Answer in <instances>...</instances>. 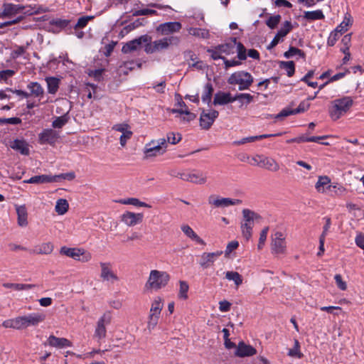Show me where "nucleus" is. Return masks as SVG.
I'll return each mask as SVG.
<instances>
[{
    "label": "nucleus",
    "instance_id": "1",
    "mask_svg": "<svg viewBox=\"0 0 364 364\" xmlns=\"http://www.w3.org/2000/svg\"><path fill=\"white\" fill-rule=\"evenodd\" d=\"M353 105V100L349 96H345L331 101L328 108L330 117L333 121L338 120L350 110Z\"/></svg>",
    "mask_w": 364,
    "mask_h": 364
},
{
    "label": "nucleus",
    "instance_id": "2",
    "mask_svg": "<svg viewBox=\"0 0 364 364\" xmlns=\"http://www.w3.org/2000/svg\"><path fill=\"white\" fill-rule=\"evenodd\" d=\"M180 43V38L177 36H171L165 37L153 42L151 41L146 43L144 51L146 53L151 54L167 50L171 45L177 46Z\"/></svg>",
    "mask_w": 364,
    "mask_h": 364
},
{
    "label": "nucleus",
    "instance_id": "3",
    "mask_svg": "<svg viewBox=\"0 0 364 364\" xmlns=\"http://www.w3.org/2000/svg\"><path fill=\"white\" fill-rule=\"evenodd\" d=\"M170 280V275L164 271L151 270L146 283V288L158 291L165 287Z\"/></svg>",
    "mask_w": 364,
    "mask_h": 364
},
{
    "label": "nucleus",
    "instance_id": "4",
    "mask_svg": "<svg viewBox=\"0 0 364 364\" xmlns=\"http://www.w3.org/2000/svg\"><path fill=\"white\" fill-rule=\"evenodd\" d=\"M166 151V140L164 138L151 140L145 145L144 158L146 159L163 155Z\"/></svg>",
    "mask_w": 364,
    "mask_h": 364
},
{
    "label": "nucleus",
    "instance_id": "5",
    "mask_svg": "<svg viewBox=\"0 0 364 364\" xmlns=\"http://www.w3.org/2000/svg\"><path fill=\"white\" fill-rule=\"evenodd\" d=\"M254 78L252 75L246 71H237L232 73L228 79L230 85H239V90H248L252 85Z\"/></svg>",
    "mask_w": 364,
    "mask_h": 364
},
{
    "label": "nucleus",
    "instance_id": "6",
    "mask_svg": "<svg viewBox=\"0 0 364 364\" xmlns=\"http://www.w3.org/2000/svg\"><path fill=\"white\" fill-rule=\"evenodd\" d=\"M112 320V314L110 311H105L97 320L93 338L100 342L105 338L107 336V326H109Z\"/></svg>",
    "mask_w": 364,
    "mask_h": 364
},
{
    "label": "nucleus",
    "instance_id": "7",
    "mask_svg": "<svg viewBox=\"0 0 364 364\" xmlns=\"http://www.w3.org/2000/svg\"><path fill=\"white\" fill-rule=\"evenodd\" d=\"M243 220L241 223V230L242 236L249 240L252 237L254 220L259 218V215L254 211L249 209L242 210Z\"/></svg>",
    "mask_w": 364,
    "mask_h": 364
},
{
    "label": "nucleus",
    "instance_id": "8",
    "mask_svg": "<svg viewBox=\"0 0 364 364\" xmlns=\"http://www.w3.org/2000/svg\"><path fill=\"white\" fill-rule=\"evenodd\" d=\"M287 251V242L284 235L282 232H276L272 236L271 252L275 255H286Z\"/></svg>",
    "mask_w": 364,
    "mask_h": 364
},
{
    "label": "nucleus",
    "instance_id": "9",
    "mask_svg": "<svg viewBox=\"0 0 364 364\" xmlns=\"http://www.w3.org/2000/svg\"><path fill=\"white\" fill-rule=\"evenodd\" d=\"M17 319V329H23L28 326H37L39 323L45 319V316L39 313H33L26 316H18Z\"/></svg>",
    "mask_w": 364,
    "mask_h": 364
},
{
    "label": "nucleus",
    "instance_id": "10",
    "mask_svg": "<svg viewBox=\"0 0 364 364\" xmlns=\"http://www.w3.org/2000/svg\"><path fill=\"white\" fill-rule=\"evenodd\" d=\"M208 203L215 208H225L230 205H237L242 203L240 199H232L229 198H221L215 196H210L208 198Z\"/></svg>",
    "mask_w": 364,
    "mask_h": 364
},
{
    "label": "nucleus",
    "instance_id": "11",
    "mask_svg": "<svg viewBox=\"0 0 364 364\" xmlns=\"http://www.w3.org/2000/svg\"><path fill=\"white\" fill-rule=\"evenodd\" d=\"M182 28V25L180 22H166L159 24L156 31L162 36H168L174 33L179 32Z\"/></svg>",
    "mask_w": 364,
    "mask_h": 364
},
{
    "label": "nucleus",
    "instance_id": "12",
    "mask_svg": "<svg viewBox=\"0 0 364 364\" xmlns=\"http://www.w3.org/2000/svg\"><path fill=\"white\" fill-rule=\"evenodd\" d=\"M292 28L293 26L291 21H284L281 28L278 31L274 38L268 46L267 48L271 49L275 47L279 42L283 41V38L292 30Z\"/></svg>",
    "mask_w": 364,
    "mask_h": 364
},
{
    "label": "nucleus",
    "instance_id": "13",
    "mask_svg": "<svg viewBox=\"0 0 364 364\" xmlns=\"http://www.w3.org/2000/svg\"><path fill=\"white\" fill-rule=\"evenodd\" d=\"M23 11L22 5L4 3L0 11V18H10Z\"/></svg>",
    "mask_w": 364,
    "mask_h": 364
},
{
    "label": "nucleus",
    "instance_id": "14",
    "mask_svg": "<svg viewBox=\"0 0 364 364\" xmlns=\"http://www.w3.org/2000/svg\"><path fill=\"white\" fill-rule=\"evenodd\" d=\"M100 277L103 281L114 283L119 281V277L114 272L112 264L109 262H100Z\"/></svg>",
    "mask_w": 364,
    "mask_h": 364
},
{
    "label": "nucleus",
    "instance_id": "15",
    "mask_svg": "<svg viewBox=\"0 0 364 364\" xmlns=\"http://www.w3.org/2000/svg\"><path fill=\"white\" fill-rule=\"evenodd\" d=\"M60 137L59 132L52 129H44L38 135V140L41 144H54Z\"/></svg>",
    "mask_w": 364,
    "mask_h": 364
},
{
    "label": "nucleus",
    "instance_id": "16",
    "mask_svg": "<svg viewBox=\"0 0 364 364\" xmlns=\"http://www.w3.org/2000/svg\"><path fill=\"white\" fill-rule=\"evenodd\" d=\"M150 40L151 37H149V36H141L138 38L134 39L125 43L122 48V51L124 53H129L132 51L136 50L140 47L142 43H148L150 41Z\"/></svg>",
    "mask_w": 364,
    "mask_h": 364
},
{
    "label": "nucleus",
    "instance_id": "17",
    "mask_svg": "<svg viewBox=\"0 0 364 364\" xmlns=\"http://www.w3.org/2000/svg\"><path fill=\"white\" fill-rule=\"evenodd\" d=\"M219 113L216 110H210L208 112H203L200 117V125L204 129H208L213 124Z\"/></svg>",
    "mask_w": 364,
    "mask_h": 364
},
{
    "label": "nucleus",
    "instance_id": "18",
    "mask_svg": "<svg viewBox=\"0 0 364 364\" xmlns=\"http://www.w3.org/2000/svg\"><path fill=\"white\" fill-rule=\"evenodd\" d=\"M241 97H246L242 95H236L234 97H232L230 93H226L223 92H219L215 95L213 104L216 105H226L230 102H233L237 101V99Z\"/></svg>",
    "mask_w": 364,
    "mask_h": 364
},
{
    "label": "nucleus",
    "instance_id": "19",
    "mask_svg": "<svg viewBox=\"0 0 364 364\" xmlns=\"http://www.w3.org/2000/svg\"><path fill=\"white\" fill-rule=\"evenodd\" d=\"M70 257L81 262H87L92 258V255L83 248H70Z\"/></svg>",
    "mask_w": 364,
    "mask_h": 364
},
{
    "label": "nucleus",
    "instance_id": "20",
    "mask_svg": "<svg viewBox=\"0 0 364 364\" xmlns=\"http://www.w3.org/2000/svg\"><path fill=\"white\" fill-rule=\"evenodd\" d=\"M257 350L250 345L246 344L243 341H240L236 348L235 355L240 358L250 357L255 355Z\"/></svg>",
    "mask_w": 364,
    "mask_h": 364
},
{
    "label": "nucleus",
    "instance_id": "21",
    "mask_svg": "<svg viewBox=\"0 0 364 364\" xmlns=\"http://www.w3.org/2000/svg\"><path fill=\"white\" fill-rule=\"evenodd\" d=\"M223 254V251L215 252H204L200 257V265L203 269H207L212 266L215 259Z\"/></svg>",
    "mask_w": 364,
    "mask_h": 364
},
{
    "label": "nucleus",
    "instance_id": "22",
    "mask_svg": "<svg viewBox=\"0 0 364 364\" xmlns=\"http://www.w3.org/2000/svg\"><path fill=\"white\" fill-rule=\"evenodd\" d=\"M143 217L142 213L126 212L122 215V221L128 226H134L142 222Z\"/></svg>",
    "mask_w": 364,
    "mask_h": 364
},
{
    "label": "nucleus",
    "instance_id": "23",
    "mask_svg": "<svg viewBox=\"0 0 364 364\" xmlns=\"http://www.w3.org/2000/svg\"><path fill=\"white\" fill-rule=\"evenodd\" d=\"M237 45L236 38L230 39L228 42L219 45L216 47L220 53H225L226 55L233 54L235 52V48Z\"/></svg>",
    "mask_w": 364,
    "mask_h": 364
},
{
    "label": "nucleus",
    "instance_id": "24",
    "mask_svg": "<svg viewBox=\"0 0 364 364\" xmlns=\"http://www.w3.org/2000/svg\"><path fill=\"white\" fill-rule=\"evenodd\" d=\"M259 161L262 162L260 167L268 171L276 172L279 169V164L272 158L263 156Z\"/></svg>",
    "mask_w": 364,
    "mask_h": 364
},
{
    "label": "nucleus",
    "instance_id": "25",
    "mask_svg": "<svg viewBox=\"0 0 364 364\" xmlns=\"http://www.w3.org/2000/svg\"><path fill=\"white\" fill-rule=\"evenodd\" d=\"M49 345L51 347H55L57 348H63L68 346V341L64 338H58L55 336H50L47 340V342L45 345Z\"/></svg>",
    "mask_w": 364,
    "mask_h": 364
},
{
    "label": "nucleus",
    "instance_id": "26",
    "mask_svg": "<svg viewBox=\"0 0 364 364\" xmlns=\"http://www.w3.org/2000/svg\"><path fill=\"white\" fill-rule=\"evenodd\" d=\"M60 177V176H55L54 177L47 175L35 176L24 182L28 183H45L55 181L56 178Z\"/></svg>",
    "mask_w": 364,
    "mask_h": 364
},
{
    "label": "nucleus",
    "instance_id": "27",
    "mask_svg": "<svg viewBox=\"0 0 364 364\" xmlns=\"http://www.w3.org/2000/svg\"><path fill=\"white\" fill-rule=\"evenodd\" d=\"M181 229L183 232L192 240H194L200 245H205L204 240L201 239L189 225H181Z\"/></svg>",
    "mask_w": 364,
    "mask_h": 364
},
{
    "label": "nucleus",
    "instance_id": "28",
    "mask_svg": "<svg viewBox=\"0 0 364 364\" xmlns=\"http://www.w3.org/2000/svg\"><path fill=\"white\" fill-rule=\"evenodd\" d=\"M11 147L23 155L27 156L29 154L28 144L24 140L15 139L11 144Z\"/></svg>",
    "mask_w": 364,
    "mask_h": 364
},
{
    "label": "nucleus",
    "instance_id": "29",
    "mask_svg": "<svg viewBox=\"0 0 364 364\" xmlns=\"http://www.w3.org/2000/svg\"><path fill=\"white\" fill-rule=\"evenodd\" d=\"M23 11L21 12L24 15L31 16L33 14H40L49 11V9L42 6H23Z\"/></svg>",
    "mask_w": 364,
    "mask_h": 364
},
{
    "label": "nucleus",
    "instance_id": "30",
    "mask_svg": "<svg viewBox=\"0 0 364 364\" xmlns=\"http://www.w3.org/2000/svg\"><path fill=\"white\" fill-rule=\"evenodd\" d=\"M206 175L200 171H193L190 172V177L188 182L194 183L196 184H204L206 183Z\"/></svg>",
    "mask_w": 364,
    "mask_h": 364
},
{
    "label": "nucleus",
    "instance_id": "31",
    "mask_svg": "<svg viewBox=\"0 0 364 364\" xmlns=\"http://www.w3.org/2000/svg\"><path fill=\"white\" fill-rule=\"evenodd\" d=\"M16 213L18 215V224L21 227H25L28 225V213L24 205L16 206Z\"/></svg>",
    "mask_w": 364,
    "mask_h": 364
},
{
    "label": "nucleus",
    "instance_id": "32",
    "mask_svg": "<svg viewBox=\"0 0 364 364\" xmlns=\"http://www.w3.org/2000/svg\"><path fill=\"white\" fill-rule=\"evenodd\" d=\"M331 179L327 176H320L318 177V181L315 185V188L318 193H324L326 188H328V185H330Z\"/></svg>",
    "mask_w": 364,
    "mask_h": 364
},
{
    "label": "nucleus",
    "instance_id": "33",
    "mask_svg": "<svg viewBox=\"0 0 364 364\" xmlns=\"http://www.w3.org/2000/svg\"><path fill=\"white\" fill-rule=\"evenodd\" d=\"M3 287L6 289H13L15 291H23L31 289L34 288L36 285L30 284L4 283Z\"/></svg>",
    "mask_w": 364,
    "mask_h": 364
},
{
    "label": "nucleus",
    "instance_id": "34",
    "mask_svg": "<svg viewBox=\"0 0 364 364\" xmlns=\"http://www.w3.org/2000/svg\"><path fill=\"white\" fill-rule=\"evenodd\" d=\"M27 87L31 91L30 95H33L36 97H43L44 90L39 83L31 82L28 85Z\"/></svg>",
    "mask_w": 364,
    "mask_h": 364
},
{
    "label": "nucleus",
    "instance_id": "35",
    "mask_svg": "<svg viewBox=\"0 0 364 364\" xmlns=\"http://www.w3.org/2000/svg\"><path fill=\"white\" fill-rule=\"evenodd\" d=\"M117 202L121 204H124V205H132L139 206V207L151 208L150 205H149L146 203L141 202L136 198H125V199H120V200H117Z\"/></svg>",
    "mask_w": 364,
    "mask_h": 364
},
{
    "label": "nucleus",
    "instance_id": "36",
    "mask_svg": "<svg viewBox=\"0 0 364 364\" xmlns=\"http://www.w3.org/2000/svg\"><path fill=\"white\" fill-rule=\"evenodd\" d=\"M303 17L308 21L321 20L325 18L321 10L304 11Z\"/></svg>",
    "mask_w": 364,
    "mask_h": 364
},
{
    "label": "nucleus",
    "instance_id": "37",
    "mask_svg": "<svg viewBox=\"0 0 364 364\" xmlns=\"http://www.w3.org/2000/svg\"><path fill=\"white\" fill-rule=\"evenodd\" d=\"M188 32L190 35L200 38L206 39L209 38V32L206 29L191 27L188 29Z\"/></svg>",
    "mask_w": 364,
    "mask_h": 364
},
{
    "label": "nucleus",
    "instance_id": "38",
    "mask_svg": "<svg viewBox=\"0 0 364 364\" xmlns=\"http://www.w3.org/2000/svg\"><path fill=\"white\" fill-rule=\"evenodd\" d=\"M164 306L163 300L161 297H156L154 299L151 304L150 309V314H154L156 315H161V310Z\"/></svg>",
    "mask_w": 364,
    "mask_h": 364
},
{
    "label": "nucleus",
    "instance_id": "39",
    "mask_svg": "<svg viewBox=\"0 0 364 364\" xmlns=\"http://www.w3.org/2000/svg\"><path fill=\"white\" fill-rule=\"evenodd\" d=\"M53 245L50 242L43 243L41 245L36 246L33 250L35 254H45L48 255L52 252Z\"/></svg>",
    "mask_w": 364,
    "mask_h": 364
},
{
    "label": "nucleus",
    "instance_id": "40",
    "mask_svg": "<svg viewBox=\"0 0 364 364\" xmlns=\"http://www.w3.org/2000/svg\"><path fill=\"white\" fill-rule=\"evenodd\" d=\"M46 81L47 82L48 92L55 94L59 87V79L54 77H49L46 78Z\"/></svg>",
    "mask_w": 364,
    "mask_h": 364
},
{
    "label": "nucleus",
    "instance_id": "41",
    "mask_svg": "<svg viewBox=\"0 0 364 364\" xmlns=\"http://www.w3.org/2000/svg\"><path fill=\"white\" fill-rule=\"evenodd\" d=\"M225 278L230 281H233L236 286H240L242 283V276L237 272L228 271L225 272Z\"/></svg>",
    "mask_w": 364,
    "mask_h": 364
},
{
    "label": "nucleus",
    "instance_id": "42",
    "mask_svg": "<svg viewBox=\"0 0 364 364\" xmlns=\"http://www.w3.org/2000/svg\"><path fill=\"white\" fill-rule=\"evenodd\" d=\"M180 106L182 107L181 109H173L172 112L173 113H178L180 114H186L188 116V120H193L196 118V115L191 112H190L184 103V102H181L179 103Z\"/></svg>",
    "mask_w": 364,
    "mask_h": 364
},
{
    "label": "nucleus",
    "instance_id": "43",
    "mask_svg": "<svg viewBox=\"0 0 364 364\" xmlns=\"http://www.w3.org/2000/svg\"><path fill=\"white\" fill-rule=\"evenodd\" d=\"M213 92V87L211 83H207L203 90L201 99L204 102H209L211 100V97Z\"/></svg>",
    "mask_w": 364,
    "mask_h": 364
},
{
    "label": "nucleus",
    "instance_id": "44",
    "mask_svg": "<svg viewBox=\"0 0 364 364\" xmlns=\"http://www.w3.org/2000/svg\"><path fill=\"white\" fill-rule=\"evenodd\" d=\"M179 291H178V298L186 300L188 299V291L189 289V285L186 281H180L179 282Z\"/></svg>",
    "mask_w": 364,
    "mask_h": 364
},
{
    "label": "nucleus",
    "instance_id": "45",
    "mask_svg": "<svg viewBox=\"0 0 364 364\" xmlns=\"http://www.w3.org/2000/svg\"><path fill=\"white\" fill-rule=\"evenodd\" d=\"M68 208V204L65 199H59L55 205V210L58 215L65 214Z\"/></svg>",
    "mask_w": 364,
    "mask_h": 364
},
{
    "label": "nucleus",
    "instance_id": "46",
    "mask_svg": "<svg viewBox=\"0 0 364 364\" xmlns=\"http://www.w3.org/2000/svg\"><path fill=\"white\" fill-rule=\"evenodd\" d=\"M328 189L336 196H341L345 194L346 189L340 184L328 185Z\"/></svg>",
    "mask_w": 364,
    "mask_h": 364
},
{
    "label": "nucleus",
    "instance_id": "47",
    "mask_svg": "<svg viewBox=\"0 0 364 364\" xmlns=\"http://www.w3.org/2000/svg\"><path fill=\"white\" fill-rule=\"evenodd\" d=\"M280 67L287 71V75L291 77L295 71V65L293 61L281 62Z\"/></svg>",
    "mask_w": 364,
    "mask_h": 364
},
{
    "label": "nucleus",
    "instance_id": "48",
    "mask_svg": "<svg viewBox=\"0 0 364 364\" xmlns=\"http://www.w3.org/2000/svg\"><path fill=\"white\" fill-rule=\"evenodd\" d=\"M159 318H160L159 315H156L154 314H153L149 313V318H148V322H147V328L149 329V331H151L152 329H154L156 326Z\"/></svg>",
    "mask_w": 364,
    "mask_h": 364
},
{
    "label": "nucleus",
    "instance_id": "49",
    "mask_svg": "<svg viewBox=\"0 0 364 364\" xmlns=\"http://www.w3.org/2000/svg\"><path fill=\"white\" fill-rule=\"evenodd\" d=\"M296 55H298L301 58L305 57L304 53L301 50L295 47H290L289 50L286 51L284 54V57L287 58H291Z\"/></svg>",
    "mask_w": 364,
    "mask_h": 364
},
{
    "label": "nucleus",
    "instance_id": "50",
    "mask_svg": "<svg viewBox=\"0 0 364 364\" xmlns=\"http://www.w3.org/2000/svg\"><path fill=\"white\" fill-rule=\"evenodd\" d=\"M67 114H65V115L63 116H61V117H57L53 122V124H52V126L53 128L55 129H60L62 128L64 125H65V124L67 123L68 122V117H67Z\"/></svg>",
    "mask_w": 364,
    "mask_h": 364
},
{
    "label": "nucleus",
    "instance_id": "51",
    "mask_svg": "<svg viewBox=\"0 0 364 364\" xmlns=\"http://www.w3.org/2000/svg\"><path fill=\"white\" fill-rule=\"evenodd\" d=\"M281 16L280 15H275V16H270L267 21H266V24L267 26L271 28V29H274V28L277 27V26L279 24V23L281 21Z\"/></svg>",
    "mask_w": 364,
    "mask_h": 364
},
{
    "label": "nucleus",
    "instance_id": "52",
    "mask_svg": "<svg viewBox=\"0 0 364 364\" xmlns=\"http://www.w3.org/2000/svg\"><path fill=\"white\" fill-rule=\"evenodd\" d=\"M235 51L237 53V58L240 60H245L247 58L246 48L240 42H237Z\"/></svg>",
    "mask_w": 364,
    "mask_h": 364
},
{
    "label": "nucleus",
    "instance_id": "53",
    "mask_svg": "<svg viewBox=\"0 0 364 364\" xmlns=\"http://www.w3.org/2000/svg\"><path fill=\"white\" fill-rule=\"evenodd\" d=\"M268 231H269V228L268 227L264 228L261 231L260 235H259V242H258V245H257V248L259 250H261L263 247V246L264 245V242H265V241L267 240Z\"/></svg>",
    "mask_w": 364,
    "mask_h": 364
},
{
    "label": "nucleus",
    "instance_id": "54",
    "mask_svg": "<svg viewBox=\"0 0 364 364\" xmlns=\"http://www.w3.org/2000/svg\"><path fill=\"white\" fill-rule=\"evenodd\" d=\"M93 18H94V16H86L80 17L78 19V21L75 26L77 28H82L86 26V25L87 24L89 21H90Z\"/></svg>",
    "mask_w": 364,
    "mask_h": 364
},
{
    "label": "nucleus",
    "instance_id": "55",
    "mask_svg": "<svg viewBox=\"0 0 364 364\" xmlns=\"http://www.w3.org/2000/svg\"><path fill=\"white\" fill-rule=\"evenodd\" d=\"M350 23V18L346 17L343 22L336 28L335 32L337 33H340L341 34L342 33L347 31L348 26H349Z\"/></svg>",
    "mask_w": 364,
    "mask_h": 364
},
{
    "label": "nucleus",
    "instance_id": "56",
    "mask_svg": "<svg viewBox=\"0 0 364 364\" xmlns=\"http://www.w3.org/2000/svg\"><path fill=\"white\" fill-rule=\"evenodd\" d=\"M238 246L239 243L237 241L234 240L229 242L225 251V256L228 257L233 250H236L238 247Z\"/></svg>",
    "mask_w": 364,
    "mask_h": 364
},
{
    "label": "nucleus",
    "instance_id": "57",
    "mask_svg": "<svg viewBox=\"0 0 364 364\" xmlns=\"http://www.w3.org/2000/svg\"><path fill=\"white\" fill-rule=\"evenodd\" d=\"M21 123V119L18 117L0 118V124H19Z\"/></svg>",
    "mask_w": 364,
    "mask_h": 364
},
{
    "label": "nucleus",
    "instance_id": "58",
    "mask_svg": "<svg viewBox=\"0 0 364 364\" xmlns=\"http://www.w3.org/2000/svg\"><path fill=\"white\" fill-rule=\"evenodd\" d=\"M157 14L156 10L149 9H144L140 10H136L134 12V16H146V15H156Z\"/></svg>",
    "mask_w": 364,
    "mask_h": 364
},
{
    "label": "nucleus",
    "instance_id": "59",
    "mask_svg": "<svg viewBox=\"0 0 364 364\" xmlns=\"http://www.w3.org/2000/svg\"><path fill=\"white\" fill-rule=\"evenodd\" d=\"M310 107V103L308 101L304 100L300 102L296 109H294V113L299 114L306 112Z\"/></svg>",
    "mask_w": 364,
    "mask_h": 364
},
{
    "label": "nucleus",
    "instance_id": "60",
    "mask_svg": "<svg viewBox=\"0 0 364 364\" xmlns=\"http://www.w3.org/2000/svg\"><path fill=\"white\" fill-rule=\"evenodd\" d=\"M181 139L180 134L176 135L174 133H169L167 135L166 143L168 142L171 144H176Z\"/></svg>",
    "mask_w": 364,
    "mask_h": 364
},
{
    "label": "nucleus",
    "instance_id": "61",
    "mask_svg": "<svg viewBox=\"0 0 364 364\" xmlns=\"http://www.w3.org/2000/svg\"><path fill=\"white\" fill-rule=\"evenodd\" d=\"M336 283L337 287L343 291L346 290L347 289V284L346 282L343 281L342 277L341 274H336L334 277Z\"/></svg>",
    "mask_w": 364,
    "mask_h": 364
},
{
    "label": "nucleus",
    "instance_id": "62",
    "mask_svg": "<svg viewBox=\"0 0 364 364\" xmlns=\"http://www.w3.org/2000/svg\"><path fill=\"white\" fill-rule=\"evenodd\" d=\"M288 355L291 357L297 356L301 357V353L299 352V343L297 340L295 341V346L289 350Z\"/></svg>",
    "mask_w": 364,
    "mask_h": 364
},
{
    "label": "nucleus",
    "instance_id": "63",
    "mask_svg": "<svg viewBox=\"0 0 364 364\" xmlns=\"http://www.w3.org/2000/svg\"><path fill=\"white\" fill-rule=\"evenodd\" d=\"M132 132L130 130L124 132L119 138L121 146H124L127 144V140L129 139L132 137Z\"/></svg>",
    "mask_w": 364,
    "mask_h": 364
},
{
    "label": "nucleus",
    "instance_id": "64",
    "mask_svg": "<svg viewBox=\"0 0 364 364\" xmlns=\"http://www.w3.org/2000/svg\"><path fill=\"white\" fill-rule=\"evenodd\" d=\"M2 326L4 328H12L17 329V319L16 318H12V319H8L3 322Z\"/></svg>",
    "mask_w": 364,
    "mask_h": 364
}]
</instances>
